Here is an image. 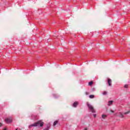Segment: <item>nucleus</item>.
I'll list each match as a JSON object with an SVG mask.
<instances>
[{
  "label": "nucleus",
  "instance_id": "obj_1",
  "mask_svg": "<svg viewBox=\"0 0 130 130\" xmlns=\"http://www.w3.org/2000/svg\"><path fill=\"white\" fill-rule=\"evenodd\" d=\"M43 125H44V122H42L41 120H39L32 124L29 125V127H33V126H40L41 127H42Z\"/></svg>",
  "mask_w": 130,
  "mask_h": 130
},
{
  "label": "nucleus",
  "instance_id": "obj_2",
  "mask_svg": "<svg viewBox=\"0 0 130 130\" xmlns=\"http://www.w3.org/2000/svg\"><path fill=\"white\" fill-rule=\"evenodd\" d=\"M87 107H88V109H90V110L91 111L92 113H95V110L94 109V108H93V106H92L90 104L87 103Z\"/></svg>",
  "mask_w": 130,
  "mask_h": 130
},
{
  "label": "nucleus",
  "instance_id": "obj_3",
  "mask_svg": "<svg viewBox=\"0 0 130 130\" xmlns=\"http://www.w3.org/2000/svg\"><path fill=\"white\" fill-rule=\"evenodd\" d=\"M5 122L7 124L12 123L13 122V119L7 118L6 119H5Z\"/></svg>",
  "mask_w": 130,
  "mask_h": 130
},
{
  "label": "nucleus",
  "instance_id": "obj_4",
  "mask_svg": "<svg viewBox=\"0 0 130 130\" xmlns=\"http://www.w3.org/2000/svg\"><path fill=\"white\" fill-rule=\"evenodd\" d=\"M78 105H79V103H78V102H75L73 103L72 106H73V107H77V106H78Z\"/></svg>",
  "mask_w": 130,
  "mask_h": 130
},
{
  "label": "nucleus",
  "instance_id": "obj_5",
  "mask_svg": "<svg viewBox=\"0 0 130 130\" xmlns=\"http://www.w3.org/2000/svg\"><path fill=\"white\" fill-rule=\"evenodd\" d=\"M111 82H112V80L111 79H108V84H109V86H111Z\"/></svg>",
  "mask_w": 130,
  "mask_h": 130
},
{
  "label": "nucleus",
  "instance_id": "obj_6",
  "mask_svg": "<svg viewBox=\"0 0 130 130\" xmlns=\"http://www.w3.org/2000/svg\"><path fill=\"white\" fill-rule=\"evenodd\" d=\"M57 123H58V120H56L54 122L53 126H55L57 124Z\"/></svg>",
  "mask_w": 130,
  "mask_h": 130
},
{
  "label": "nucleus",
  "instance_id": "obj_7",
  "mask_svg": "<svg viewBox=\"0 0 130 130\" xmlns=\"http://www.w3.org/2000/svg\"><path fill=\"white\" fill-rule=\"evenodd\" d=\"M50 128V126L49 125H47L46 128L44 130H49Z\"/></svg>",
  "mask_w": 130,
  "mask_h": 130
},
{
  "label": "nucleus",
  "instance_id": "obj_8",
  "mask_svg": "<svg viewBox=\"0 0 130 130\" xmlns=\"http://www.w3.org/2000/svg\"><path fill=\"white\" fill-rule=\"evenodd\" d=\"M106 117H107V116L106 115L103 114L102 115V118H103V119H105Z\"/></svg>",
  "mask_w": 130,
  "mask_h": 130
},
{
  "label": "nucleus",
  "instance_id": "obj_9",
  "mask_svg": "<svg viewBox=\"0 0 130 130\" xmlns=\"http://www.w3.org/2000/svg\"><path fill=\"white\" fill-rule=\"evenodd\" d=\"M95 96L93 94H91L89 95V98H90V99H93V98H94Z\"/></svg>",
  "mask_w": 130,
  "mask_h": 130
},
{
  "label": "nucleus",
  "instance_id": "obj_10",
  "mask_svg": "<svg viewBox=\"0 0 130 130\" xmlns=\"http://www.w3.org/2000/svg\"><path fill=\"white\" fill-rule=\"evenodd\" d=\"M112 103H113V101H109V105H112Z\"/></svg>",
  "mask_w": 130,
  "mask_h": 130
},
{
  "label": "nucleus",
  "instance_id": "obj_11",
  "mask_svg": "<svg viewBox=\"0 0 130 130\" xmlns=\"http://www.w3.org/2000/svg\"><path fill=\"white\" fill-rule=\"evenodd\" d=\"M88 85H89V86L92 85H93V82H92V81L89 82L88 83Z\"/></svg>",
  "mask_w": 130,
  "mask_h": 130
},
{
  "label": "nucleus",
  "instance_id": "obj_12",
  "mask_svg": "<svg viewBox=\"0 0 130 130\" xmlns=\"http://www.w3.org/2000/svg\"><path fill=\"white\" fill-rule=\"evenodd\" d=\"M103 95H107V91H104L103 92Z\"/></svg>",
  "mask_w": 130,
  "mask_h": 130
},
{
  "label": "nucleus",
  "instance_id": "obj_13",
  "mask_svg": "<svg viewBox=\"0 0 130 130\" xmlns=\"http://www.w3.org/2000/svg\"><path fill=\"white\" fill-rule=\"evenodd\" d=\"M53 97H54V98H57V95H56V94H53Z\"/></svg>",
  "mask_w": 130,
  "mask_h": 130
},
{
  "label": "nucleus",
  "instance_id": "obj_14",
  "mask_svg": "<svg viewBox=\"0 0 130 130\" xmlns=\"http://www.w3.org/2000/svg\"><path fill=\"white\" fill-rule=\"evenodd\" d=\"M129 112H130V111H127V112H126L124 113V115H125V114H128V113H129Z\"/></svg>",
  "mask_w": 130,
  "mask_h": 130
},
{
  "label": "nucleus",
  "instance_id": "obj_15",
  "mask_svg": "<svg viewBox=\"0 0 130 130\" xmlns=\"http://www.w3.org/2000/svg\"><path fill=\"white\" fill-rule=\"evenodd\" d=\"M120 117H121V118L123 117V115L121 113H120Z\"/></svg>",
  "mask_w": 130,
  "mask_h": 130
},
{
  "label": "nucleus",
  "instance_id": "obj_16",
  "mask_svg": "<svg viewBox=\"0 0 130 130\" xmlns=\"http://www.w3.org/2000/svg\"><path fill=\"white\" fill-rule=\"evenodd\" d=\"M124 87V88H127V87H128V85L125 84Z\"/></svg>",
  "mask_w": 130,
  "mask_h": 130
},
{
  "label": "nucleus",
  "instance_id": "obj_17",
  "mask_svg": "<svg viewBox=\"0 0 130 130\" xmlns=\"http://www.w3.org/2000/svg\"><path fill=\"white\" fill-rule=\"evenodd\" d=\"M96 116H97V115H96V114H93V117H94V118H95V117H96Z\"/></svg>",
  "mask_w": 130,
  "mask_h": 130
},
{
  "label": "nucleus",
  "instance_id": "obj_18",
  "mask_svg": "<svg viewBox=\"0 0 130 130\" xmlns=\"http://www.w3.org/2000/svg\"><path fill=\"white\" fill-rule=\"evenodd\" d=\"M89 94V92H85V95H88Z\"/></svg>",
  "mask_w": 130,
  "mask_h": 130
},
{
  "label": "nucleus",
  "instance_id": "obj_19",
  "mask_svg": "<svg viewBox=\"0 0 130 130\" xmlns=\"http://www.w3.org/2000/svg\"><path fill=\"white\" fill-rule=\"evenodd\" d=\"M3 126V124L0 122V126Z\"/></svg>",
  "mask_w": 130,
  "mask_h": 130
},
{
  "label": "nucleus",
  "instance_id": "obj_20",
  "mask_svg": "<svg viewBox=\"0 0 130 130\" xmlns=\"http://www.w3.org/2000/svg\"><path fill=\"white\" fill-rule=\"evenodd\" d=\"M111 112H112L113 113V112H114L113 110H111Z\"/></svg>",
  "mask_w": 130,
  "mask_h": 130
},
{
  "label": "nucleus",
  "instance_id": "obj_21",
  "mask_svg": "<svg viewBox=\"0 0 130 130\" xmlns=\"http://www.w3.org/2000/svg\"><path fill=\"white\" fill-rule=\"evenodd\" d=\"M84 130H88V128H85Z\"/></svg>",
  "mask_w": 130,
  "mask_h": 130
},
{
  "label": "nucleus",
  "instance_id": "obj_22",
  "mask_svg": "<svg viewBox=\"0 0 130 130\" xmlns=\"http://www.w3.org/2000/svg\"><path fill=\"white\" fill-rule=\"evenodd\" d=\"M93 91H95V88L92 89Z\"/></svg>",
  "mask_w": 130,
  "mask_h": 130
},
{
  "label": "nucleus",
  "instance_id": "obj_23",
  "mask_svg": "<svg viewBox=\"0 0 130 130\" xmlns=\"http://www.w3.org/2000/svg\"><path fill=\"white\" fill-rule=\"evenodd\" d=\"M15 130H18V128H16Z\"/></svg>",
  "mask_w": 130,
  "mask_h": 130
}]
</instances>
